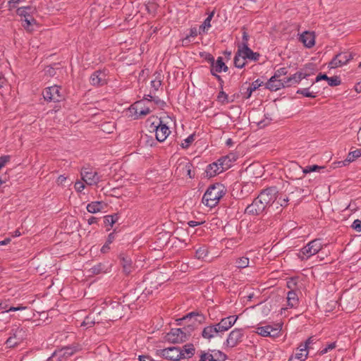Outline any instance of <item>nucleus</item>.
<instances>
[{"label":"nucleus","instance_id":"1","mask_svg":"<svg viewBox=\"0 0 361 361\" xmlns=\"http://www.w3.org/2000/svg\"><path fill=\"white\" fill-rule=\"evenodd\" d=\"M147 97H150V99L145 98L143 100L137 101L129 108V111L131 115L134 116L135 119L145 116L151 112L150 104L152 101L160 107L164 106V102L158 97H153L150 94L147 95Z\"/></svg>","mask_w":361,"mask_h":361},{"label":"nucleus","instance_id":"2","mask_svg":"<svg viewBox=\"0 0 361 361\" xmlns=\"http://www.w3.org/2000/svg\"><path fill=\"white\" fill-rule=\"evenodd\" d=\"M205 317L200 312L193 311L182 317V338L187 339L190 334L204 322Z\"/></svg>","mask_w":361,"mask_h":361},{"label":"nucleus","instance_id":"3","mask_svg":"<svg viewBox=\"0 0 361 361\" xmlns=\"http://www.w3.org/2000/svg\"><path fill=\"white\" fill-rule=\"evenodd\" d=\"M226 189L219 183H216L208 187L202 197V203L212 208L217 205L219 200L225 195Z\"/></svg>","mask_w":361,"mask_h":361},{"label":"nucleus","instance_id":"4","mask_svg":"<svg viewBox=\"0 0 361 361\" xmlns=\"http://www.w3.org/2000/svg\"><path fill=\"white\" fill-rule=\"evenodd\" d=\"M260 54L254 52L249 46L246 44L238 45V50L235 54L233 64L238 68H243L245 66L247 61H258Z\"/></svg>","mask_w":361,"mask_h":361},{"label":"nucleus","instance_id":"5","mask_svg":"<svg viewBox=\"0 0 361 361\" xmlns=\"http://www.w3.org/2000/svg\"><path fill=\"white\" fill-rule=\"evenodd\" d=\"M35 11V8L32 6L20 7L17 10L18 15L22 18V26L27 31H32L33 26L36 25V20L32 16Z\"/></svg>","mask_w":361,"mask_h":361},{"label":"nucleus","instance_id":"6","mask_svg":"<svg viewBox=\"0 0 361 361\" xmlns=\"http://www.w3.org/2000/svg\"><path fill=\"white\" fill-rule=\"evenodd\" d=\"M323 247L320 239H314L304 246L298 254V257L302 260H307L310 257L318 253Z\"/></svg>","mask_w":361,"mask_h":361},{"label":"nucleus","instance_id":"7","mask_svg":"<svg viewBox=\"0 0 361 361\" xmlns=\"http://www.w3.org/2000/svg\"><path fill=\"white\" fill-rule=\"evenodd\" d=\"M26 331L23 328L13 329L10 336L6 341V345L8 348H14L20 344L26 338Z\"/></svg>","mask_w":361,"mask_h":361},{"label":"nucleus","instance_id":"8","mask_svg":"<svg viewBox=\"0 0 361 361\" xmlns=\"http://www.w3.org/2000/svg\"><path fill=\"white\" fill-rule=\"evenodd\" d=\"M268 207L257 197L245 209V214L252 216H259L267 213Z\"/></svg>","mask_w":361,"mask_h":361},{"label":"nucleus","instance_id":"9","mask_svg":"<svg viewBox=\"0 0 361 361\" xmlns=\"http://www.w3.org/2000/svg\"><path fill=\"white\" fill-rule=\"evenodd\" d=\"M279 190L276 186H271L262 190L257 197L268 208L272 205L278 197Z\"/></svg>","mask_w":361,"mask_h":361},{"label":"nucleus","instance_id":"10","mask_svg":"<svg viewBox=\"0 0 361 361\" xmlns=\"http://www.w3.org/2000/svg\"><path fill=\"white\" fill-rule=\"evenodd\" d=\"M355 54L349 51L340 52L329 62V67L335 68L347 64L354 57Z\"/></svg>","mask_w":361,"mask_h":361},{"label":"nucleus","instance_id":"11","mask_svg":"<svg viewBox=\"0 0 361 361\" xmlns=\"http://www.w3.org/2000/svg\"><path fill=\"white\" fill-rule=\"evenodd\" d=\"M61 88L58 85H54L45 88L43 91V97L47 102H58L63 99L61 92Z\"/></svg>","mask_w":361,"mask_h":361},{"label":"nucleus","instance_id":"12","mask_svg":"<svg viewBox=\"0 0 361 361\" xmlns=\"http://www.w3.org/2000/svg\"><path fill=\"white\" fill-rule=\"evenodd\" d=\"M80 176L82 181L89 185H96L101 180V177L97 172L89 167H83Z\"/></svg>","mask_w":361,"mask_h":361},{"label":"nucleus","instance_id":"13","mask_svg":"<svg viewBox=\"0 0 361 361\" xmlns=\"http://www.w3.org/2000/svg\"><path fill=\"white\" fill-rule=\"evenodd\" d=\"M118 259L123 269V272L126 275L130 274L134 270V266L130 256L127 253L121 252L118 255Z\"/></svg>","mask_w":361,"mask_h":361},{"label":"nucleus","instance_id":"14","mask_svg":"<svg viewBox=\"0 0 361 361\" xmlns=\"http://www.w3.org/2000/svg\"><path fill=\"white\" fill-rule=\"evenodd\" d=\"M311 75V73H307V71H298L295 73L293 74L290 76L285 77V85L286 87H290L293 85H295L297 84H299L300 82L303 78H307L309 76Z\"/></svg>","mask_w":361,"mask_h":361},{"label":"nucleus","instance_id":"15","mask_svg":"<svg viewBox=\"0 0 361 361\" xmlns=\"http://www.w3.org/2000/svg\"><path fill=\"white\" fill-rule=\"evenodd\" d=\"M243 337V330L242 329H235L229 334L226 339V345L230 348L236 346L242 341Z\"/></svg>","mask_w":361,"mask_h":361},{"label":"nucleus","instance_id":"16","mask_svg":"<svg viewBox=\"0 0 361 361\" xmlns=\"http://www.w3.org/2000/svg\"><path fill=\"white\" fill-rule=\"evenodd\" d=\"M281 331V326L274 328L270 325L257 328L256 333L263 337H277Z\"/></svg>","mask_w":361,"mask_h":361},{"label":"nucleus","instance_id":"17","mask_svg":"<svg viewBox=\"0 0 361 361\" xmlns=\"http://www.w3.org/2000/svg\"><path fill=\"white\" fill-rule=\"evenodd\" d=\"M161 355L166 359L178 361L180 359V348L178 346H171L161 350Z\"/></svg>","mask_w":361,"mask_h":361},{"label":"nucleus","instance_id":"18","mask_svg":"<svg viewBox=\"0 0 361 361\" xmlns=\"http://www.w3.org/2000/svg\"><path fill=\"white\" fill-rule=\"evenodd\" d=\"M170 130L169 127L159 121V124L155 126V136L159 142L164 141L169 135Z\"/></svg>","mask_w":361,"mask_h":361},{"label":"nucleus","instance_id":"19","mask_svg":"<svg viewBox=\"0 0 361 361\" xmlns=\"http://www.w3.org/2000/svg\"><path fill=\"white\" fill-rule=\"evenodd\" d=\"M284 81V78L282 79H273V76H271L264 84V87L271 92H276L281 88L286 87Z\"/></svg>","mask_w":361,"mask_h":361},{"label":"nucleus","instance_id":"20","mask_svg":"<svg viewBox=\"0 0 361 361\" xmlns=\"http://www.w3.org/2000/svg\"><path fill=\"white\" fill-rule=\"evenodd\" d=\"M236 156L235 154L231 153L226 156L221 157L219 158L218 161V164H219L221 171H226L228 169L232 164V162L235 161Z\"/></svg>","mask_w":361,"mask_h":361},{"label":"nucleus","instance_id":"21","mask_svg":"<svg viewBox=\"0 0 361 361\" xmlns=\"http://www.w3.org/2000/svg\"><path fill=\"white\" fill-rule=\"evenodd\" d=\"M76 350L77 349L74 347L66 346L61 349L55 350L54 353L56 356H58L60 360H61V361H65L69 357L73 355Z\"/></svg>","mask_w":361,"mask_h":361},{"label":"nucleus","instance_id":"22","mask_svg":"<svg viewBox=\"0 0 361 361\" xmlns=\"http://www.w3.org/2000/svg\"><path fill=\"white\" fill-rule=\"evenodd\" d=\"M300 41L307 48L312 47L315 44V36L314 32L305 31L300 36Z\"/></svg>","mask_w":361,"mask_h":361},{"label":"nucleus","instance_id":"23","mask_svg":"<svg viewBox=\"0 0 361 361\" xmlns=\"http://www.w3.org/2000/svg\"><path fill=\"white\" fill-rule=\"evenodd\" d=\"M314 343V339L313 337L308 338L305 343H300V349L305 350V353H295V358L300 360L301 361H304L307 359L308 355V349L310 348V345Z\"/></svg>","mask_w":361,"mask_h":361},{"label":"nucleus","instance_id":"24","mask_svg":"<svg viewBox=\"0 0 361 361\" xmlns=\"http://www.w3.org/2000/svg\"><path fill=\"white\" fill-rule=\"evenodd\" d=\"M152 80L150 82L151 92H155L158 91L161 85L164 75L162 71H156L152 76Z\"/></svg>","mask_w":361,"mask_h":361},{"label":"nucleus","instance_id":"25","mask_svg":"<svg viewBox=\"0 0 361 361\" xmlns=\"http://www.w3.org/2000/svg\"><path fill=\"white\" fill-rule=\"evenodd\" d=\"M90 81L94 86L104 85L106 82V75L101 71H95L91 75Z\"/></svg>","mask_w":361,"mask_h":361},{"label":"nucleus","instance_id":"26","mask_svg":"<svg viewBox=\"0 0 361 361\" xmlns=\"http://www.w3.org/2000/svg\"><path fill=\"white\" fill-rule=\"evenodd\" d=\"M199 34V29L197 27H191L188 32L185 33V37L182 38V47L188 46L191 42H192L197 35Z\"/></svg>","mask_w":361,"mask_h":361},{"label":"nucleus","instance_id":"27","mask_svg":"<svg viewBox=\"0 0 361 361\" xmlns=\"http://www.w3.org/2000/svg\"><path fill=\"white\" fill-rule=\"evenodd\" d=\"M228 69V66L223 61L222 57L219 56L218 57L217 60L214 62L213 66L211 68V74L214 75V72H226Z\"/></svg>","mask_w":361,"mask_h":361},{"label":"nucleus","instance_id":"28","mask_svg":"<svg viewBox=\"0 0 361 361\" xmlns=\"http://www.w3.org/2000/svg\"><path fill=\"white\" fill-rule=\"evenodd\" d=\"M221 169L219 164H218V161L209 164L205 171L207 176L213 177L222 173L224 171H221Z\"/></svg>","mask_w":361,"mask_h":361},{"label":"nucleus","instance_id":"29","mask_svg":"<svg viewBox=\"0 0 361 361\" xmlns=\"http://www.w3.org/2000/svg\"><path fill=\"white\" fill-rule=\"evenodd\" d=\"M180 334V328L172 329L170 332L167 333L165 339L172 343L179 342Z\"/></svg>","mask_w":361,"mask_h":361},{"label":"nucleus","instance_id":"30","mask_svg":"<svg viewBox=\"0 0 361 361\" xmlns=\"http://www.w3.org/2000/svg\"><path fill=\"white\" fill-rule=\"evenodd\" d=\"M195 353V348L192 343H187L182 346V359L191 358Z\"/></svg>","mask_w":361,"mask_h":361},{"label":"nucleus","instance_id":"31","mask_svg":"<svg viewBox=\"0 0 361 361\" xmlns=\"http://www.w3.org/2000/svg\"><path fill=\"white\" fill-rule=\"evenodd\" d=\"M104 207L105 204L103 202L95 201L89 203L86 208L88 212L95 214L101 212Z\"/></svg>","mask_w":361,"mask_h":361},{"label":"nucleus","instance_id":"32","mask_svg":"<svg viewBox=\"0 0 361 361\" xmlns=\"http://www.w3.org/2000/svg\"><path fill=\"white\" fill-rule=\"evenodd\" d=\"M299 304V298L298 294L294 290H290L287 294V305L290 308L298 307Z\"/></svg>","mask_w":361,"mask_h":361},{"label":"nucleus","instance_id":"33","mask_svg":"<svg viewBox=\"0 0 361 361\" xmlns=\"http://www.w3.org/2000/svg\"><path fill=\"white\" fill-rule=\"evenodd\" d=\"M238 316H228L221 319L220 323L225 331H228L236 322Z\"/></svg>","mask_w":361,"mask_h":361},{"label":"nucleus","instance_id":"34","mask_svg":"<svg viewBox=\"0 0 361 361\" xmlns=\"http://www.w3.org/2000/svg\"><path fill=\"white\" fill-rule=\"evenodd\" d=\"M214 15V11L211 12L207 18L204 20L203 23L199 27V34H207L211 27V20Z\"/></svg>","mask_w":361,"mask_h":361},{"label":"nucleus","instance_id":"35","mask_svg":"<svg viewBox=\"0 0 361 361\" xmlns=\"http://www.w3.org/2000/svg\"><path fill=\"white\" fill-rule=\"evenodd\" d=\"M216 334V328L213 325L207 326L204 327L202 331V336L205 339L210 340L214 337Z\"/></svg>","mask_w":361,"mask_h":361},{"label":"nucleus","instance_id":"36","mask_svg":"<svg viewBox=\"0 0 361 361\" xmlns=\"http://www.w3.org/2000/svg\"><path fill=\"white\" fill-rule=\"evenodd\" d=\"M211 353L212 356L210 359L212 361H225L227 357L226 354L220 350H213Z\"/></svg>","mask_w":361,"mask_h":361},{"label":"nucleus","instance_id":"37","mask_svg":"<svg viewBox=\"0 0 361 361\" xmlns=\"http://www.w3.org/2000/svg\"><path fill=\"white\" fill-rule=\"evenodd\" d=\"M249 258L242 257L235 260V264L238 269H244L249 266Z\"/></svg>","mask_w":361,"mask_h":361},{"label":"nucleus","instance_id":"38","mask_svg":"<svg viewBox=\"0 0 361 361\" xmlns=\"http://www.w3.org/2000/svg\"><path fill=\"white\" fill-rule=\"evenodd\" d=\"M208 250L207 248L205 246H202L199 247L195 251V257L200 259H204L205 257L207 256Z\"/></svg>","mask_w":361,"mask_h":361},{"label":"nucleus","instance_id":"39","mask_svg":"<svg viewBox=\"0 0 361 361\" xmlns=\"http://www.w3.org/2000/svg\"><path fill=\"white\" fill-rule=\"evenodd\" d=\"M288 73V68L283 67L275 71L273 76V79H281L283 76H286Z\"/></svg>","mask_w":361,"mask_h":361},{"label":"nucleus","instance_id":"40","mask_svg":"<svg viewBox=\"0 0 361 361\" xmlns=\"http://www.w3.org/2000/svg\"><path fill=\"white\" fill-rule=\"evenodd\" d=\"M361 156V149H356L353 152H349L347 159L345 160V161L348 162H352L355 159L360 157Z\"/></svg>","mask_w":361,"mask_h":361},{"label":"nucleus","instance_id":"41","mask_svg":"<svg viewBox=\"0 0 361 361\" xmlns=\"http://www.w3.org/2000/svg\"><path fill=\"white\" fill-rule=\"evenodd\" d=\"M296 93L302 94L307 97L315 98L317 97V92H310L309 88L299 89L297 90Z\"/></svg>","mask_w":361,"mask_h":361},{"label":"nucleus","instance_id":"42","mask_svg":"<svg viewBox=\"0 0 361 361\" xmlns=\"http://www.w3.org/2000/svg\"><path fill=\"white\" fill-rule=\"evenodd\" d=\"M91 271L94 274H99L101 273H106L105 266L102 264H97L91 268Z\"/></svg>","mask_w":361,"mask_h":361},{"label":"nucleus","instance_id":"43","mask_svg":"<svg viewBox=\"0 0 361 361\" xmlns=\"http://www.w3.org/2000/svg\"><path fill=\"white\" fill-rule=\"evenodd\" d=\"M195 137V133H192L187 138L184 139L183 142H182V148H188L190 147V145L194 142Z\"/></svg>","mask_w":361,"mask_h":361},{"label":"nucleus","instance_id":"44","mask_svg":"<svg viewBox=\"0 0 361 361\" xmlns=\"http://www.w3.org/2000/svg\"><path fill=\"white\" fill-rule=\"evenodd\" d=\"M95 324L94 319L91 315L87 316L81 324V326L92 327Z\"/></svg>","mask_w":361,"mask_h":361},{"label":"nucleus","instance_id":"45","mask_svg":"<svg viewBox=\"0 0 361 361\" xmlns=\"http://www.w3.org/2000/svg\"><path fill=\"white\" fill-rule=\"evenodd\" d=\"M323 168L324 166H319L318 165L307 166L305 168L302 169V173L306 174L311 172L317 171Z\"/></svg>","mask_w":361,"mask_h":361},{"label":"nucleus","instance_id":"46","mask_svg":"<svg viewBox=\"0 0 361 361\" xmlns=\"http://www.w3.org/2000/svg\"><path fill=\"white\" fill-rule=\"evenodd\" d=\"M327 82L329 85L331 87L338 86L341 83V79L338 76L329 77Z\"/></svg>","mask_w":361,"mask_h":361},{"label":"nucleus","instance_id":"47","mask_svg":"<svg viewBox=\"0 0 361 361\" xmlns=\"http://www.w3.org/2000/svg\"><path fill=\"white\" fill-rule=\"evenodd\" d=\"M336 347V344L335 342L331 343L328 344L325 348L319 350V354L320 355H323L327 353L329 350L334 349Z\"/></svg>","mask_w":361,"mask_h":361},{"label":"nucleus","instance_id":"48","mask_svg":"<svg viewBox=\"0 0 361 361\" xmlns=\"http://www.w3.org/2000/svg\"><path fill=\"white\" fill-rule=\"evenodd\" d=\"M217 100L222 104L228 103V94L223 90L220 91L217 96Z\"/></svg>","mask_w":361,"mask_h":361},{"label":"nucleus","instance_id":"49","mask_svg":"<svg viewBox=\"0 0 361 361\" xmlns=\"http://www.w3.org/2000/svg\"><path fill=\"white\" fill-rule=\"evenodd\" d=\"M315 70H316V68H315L314 64L307 63L305 66V67L300 71H303V72L307 71V73H311V75H312V74H314V72L315 71Z\"/></svg>","mask_w":361,"mask_h":361},{"label":"nucleus","instance_id":"50","mask_svg":"<svg viewBox=\"0 0 361 361\" xmlns=\"http://www.w3.org/2000/svg\"><path fill=\"white\" fill-rule=\"evenodd\" d=\"M185 168L187 171V175L188 176V177L190 178H195V171L192 170V166L190 162L186 163Z\"/></svg>","mask_w":361,"mask_h":361},{"label":"nucleus","instance_id":"51","mask_svg":"<svg viewBox=\"0 0 361 361\" xmlns=\"http://www.w3.org/2000/svg\"><path fill=\"white\" fill-rule=\"evenodd\" d=\"M212 353L202 350L199 361H212L210 359Z\"/></svg>","mask_w":361,"mask_h":361},{"label":"nucleus","instance_id":"52","mask_svg":"<svg viewBox=\"0 0 361 361\" xmlns=\"http://www.w3.org/2000/svg\"><path fill=\"white\" fill-rule=\"evenodd\" d=\"M351 227L353 229H354L357 232H361V220L355 219L353 222Z\"/></svg>","mask_w":361,"mask_h":361},{"label":"nucleus","instance_id":"53","mask_svg":"<svg viewBox=\"0 0 361 361\" xmlns=\"http://www.w3.org/2000/svg\"><path fill=\"white\" fill-rule=\"evenodd\" d=\"M263 84V82L261 81L259 79H257L254 82H252L250 84V87L254 91H255L257 89H258L259 87H261Z\"/></svg>","mask_w":361,"mask_h":361},{"label":"nucleus","instance_id":"54","mask_svg":"<svg viewBox=\"0 0 361 361\" xmlns=\"http://www.w3.org/2000/svg\"><path fill=\"white\" fill-rule=\"evenodd\" d=\"M249 38H250V37H249L248 34L245 30V28H243L242 42L240 44H239L238 45L246 44L247 46H249V44H248Z\"/></svg>","mask_w":361,"mask_h":361},{"label":"nucleus","instance_id":"55","mask_svg":"<svg viewBox=\"0 0 361 361\" xmlns=\"http://www.w3.org/2000/svg\"><path fill=\"white\" fill-rule=\"evenodd\" d=\"M10 160L9 156L0 157V169L3 168Z\"/></svg>","mask_w":361,"mask_h":361},{"label":"nucleus","instance_id":"56","mask_svg":"<svg viewBox=\"0 0 361 361\" xmlns=\"http://www.w3.org/2000/svg\"><path fill=\"white\" fill-rule=\"evenodd\" d=\"M74 188L77 192H82L85 188V184L78 180L75 183Z\"/></svg>","mask_w":361,"mask_h":361},{"label":"nucleus","instance_id":"57","mask_svg":"<svg viewBox=\"0 0 361 361\" xmlns=\"http://www.w3.org/2000/svg\"><path fill=\"white\" fill-rule=\"evenodd\" d=\"M328 79H329V77L326 74L319 73L317 76L315 80L312 82V86L314 84V82H319L322 80H325L327 81Z\"/></svg>","mask_w":361,"mask_h":361},{"label":"nucleus","instance_id":"58","mask_svg":"<svg viewBox=\"0 0 361 361\" xmlns=\"http://www.w3.org/2000/svg\"><path fill=\"white\" fill-rule=\"evenodd\" d=\"M278 198V203L281 206V207H286L288 204V198L287 197H277Z\"/></svg>","mask_w":361,"mask_h":361},{"label":"nucleus","instance_id":"59","mask_svg":"<svg viewBox=\"0 0 361 361\" xmlns=\"http://www.w3.org/2000/svg\"><path fill=\"white\" fill-rule=\"evenodd\" d=\"M138 360L140 361H155L150 356L145 355H139Z\"/></svg>","mask_w":361,"mask_h":361},{"label":"nucleus","instance_id":"60","mask_svg":"<svg viewBox=\"0 0 361 361\" xmlns=\"http://www.w3.org/2000/svg\"><path fill=\"white\" fill-rule=\"evenodd\" d=\"M252 92L253 90L249 87L248 88H247L245 92L243 93V98L249 99L251 97Z\"/></svg>","mask_w":361,"mask_h":361},{"label":"nucleus","instance_id":"61","mask_svg":"<svg viewBox=\"0 0 361 361\" xmlns=\"http://www.w3.org/2000/svg\"><path fill=\"white\" fill-rule=\"evenodd\" d=\"M205 59H206L209 63H211V66L212 67V66H213V65H214V62H215L214 56H213L212 54H207V56H206V57H205Z\"/></svg>","mask_w":361,"mask_h":361},{"label":"nucleus","instance_id":"62","mask_svg":"<svg viewBox=\"0 0 361 361\" xmlns=\"http://www.w3.org/2000/svg\"><path fill=\"white\" fill-rule=\"evenodd\" d=\"M213 326H214V328H216V334L219 333V332H224V331H226L224 329V328L222 327V326L221 325L220 322H219L218 324H216L215 325H213Z\"/></svg>","mask_w":361,"mask_h":361},{"label":"nucleus","instance_id":"63","mask_svg":"<svg viewBox=\"0 0 361 361\" xmlns=\"http://www.w3.org/2000/svg\"><path fill=\"white\" fill-rule=\"evenodd\" d=\"M110 250V245L108 243H105L101 248L102 253H106Z\"/></svg>","mask_w":361,"mask_h":361},{"label":"nucleus","instance_id":"64","mask_svg":"<svg viewBox=\"0 0 361 361\" xmlns=\"http://www.w3.org/2000/svg\"><path fill=\"white\" fill-rule=\"evenodd\" d=\"M106 218L108 221H111V224L116 223L117 220L116 216H106Z\"/></svg>","mask_w":361,"mask_h":361}]
</instances>
